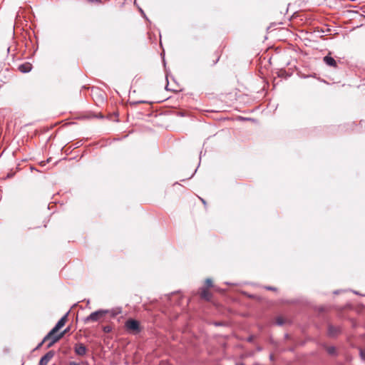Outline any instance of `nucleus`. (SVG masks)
I'll list each match as a JSON object with an SVG mask.
<instances>
[{
	"mask_svg": "<svg viewBox=\"0 0 365 365\" xmlns=\"http://www.w3.org/2000/svg\"><path fill=\"white\" fill-rule=\"evenodd\" d=\"M106 312L104 309H98L85 317L83 321L85 324L97 322H103L106 321Z\"/></svg>",
	"mask_w": 365,
	"mask_h": 365,
	"instance_id": "f257e3e1",
	"label": "nucleus"
},
{
	"mask_svg": "<svg viewBox=\"0 0 365 365\" xmlns=\"http://www.w3.org/2000/svg\"><path fill=\"white\" fill-rule=\"evenodd\" d=\"M68 312H67L63 317H62L58 322L56 323L55 327L48 333V334L43 338V341L38 345L37 348L42 346L43 343L46 341L52 335L56 334L60 329H61L67 321Z\"/></svg>",
	"mask_w": 365,
	"mask_h": 365,
	"instance_id": "f03ea898",
	"label": "nucleus"
},
{
	"mask_svg": "<svg viewBox=\"0 0 365 365\" xmlns=\"http://www.w3.org/2000/svg\"><path fill=\"white\" fill-rule=\"evenodd\" d=\"M125 328L131 334H138L141 331L140 323L133 319H129L125 322Z\"/></svg>",
	"mask_w": 365,
	"mask_h": 365,
	"instance_id": "7ed1b4c3",
	"label": "nucleus"
},
{
	"mask_svg": "<svg viewBox=\"0 0 365 365\" xmlns=\"http://www.w3.org/2000/svg\"><path fill=\"white\" fill-rule=\"evenodd\" d=\"M66 330L60 333L59 334H54L53 335H52V336H51L48 339H47L46 341H49L47 345V348H50L55 343H56L60 339H61L63 337V336L64 335V334L66 333Z\"/></svg>",
	"mask_w": 365,
	"mask_h": 365,
	"instance_id": "20e7f679",
	"label": "nucleus"
},
{
	"mask_svg": "<svg viewBox=\"0 0 365 365\" xmlns=\"http://www.w3.org/2000/svg\"><path fill=\"white\" fill-rule=\"evenodd\" d=\"M53 356L54 351H49L43 356L41 357L38 363V365H47L48 361L53 357Z\"/></svg>",
	"mask_w": 365,
	"mask_h": 365,
	"instance_id": "39448f33",
	"label": "nucleus"
},
{
	"mask_svg": "<svg viewBox=\"0 0 365 365\" xmlns=\"http://www.w3.org/2000/svg\"><path fill=\"white\" fill-rule=\"evenodd\" d=\"M75 353L78 356H84L86 354L87 349L82 343L76 344L74 347Z\"/></svg>",
	"mask_w": 365,
	"mask_h": 365,
	"instance_id": "423d86ee",
	"label": "nucleus"
},
{
	"mask_svg": "<svg viewBox=\"0 0 365 365\" xmlns=\"http://www.w3.org/2000/svg\"><path fill=\"white\" fill-rule=\"evenodd\" d=\"M18 69L23 73H29L32 69V65L29 62H26L19 65Z\"/></svg>",
	"mask_w": 365,
	"mask_h": 365,
	"instance_id": "0eeeda50",
	"label": "nucleus"
},
{
	"mask_svg": "<svg viewBox=\"0 0 365 365\" xmlns=\"http://www.w3.org/2000/svg\"><path fill=\"white\" fill-rule=\"evenodd\" d=\"M323 60H324V62L327 65H328L329 66H331V67H334V68H336L337 67L336 61L331 56H326L324 57Z\"/></svg>",
	"mask_w": 365,
	"mask_h": 365,
	"instance_id": "6e6552de",
	"label": "nucleus"
},
{
	"mask_svg": "<svg viewBox=\"0 0 365 365\" xmlns=\"http://www.w3.org/2000/svg\"><path fill=\"white\" fill-rule=\"evenodd\" d=\"M341 332V329L339 327L329 326L328 329V334L329 336L334 337L336 336L338 334Z\"/></svg>",
	"mask_w": 365,
	"mask_h": 365,
	"instance_id": "1a4fd4ad",
	"label": "nucleus"
},
{
	"mask_svg": "<svg viewBox=\"0 0 365 365\" xmlns=\"http://www.w3.org/2000/svg\"><path fill=\"white\" fill-rule=\"evenodd\" d=\"M104 311L107 312L106 315L109 314L111 317H115L117 315L120 314L122 312V309L120 307L111 309H104Z\"/></svg>",
	"mask_w": 365,
	"mask_h": 365,
	"instance_id": "9d476101",
	"label": "nucleus"
},
{
	"mask_svg": "<svg viewBox=\"0 0 365 365\" xmlns=\"http://www.w3.org/2000/svg\"><path fill=\"white\" fill-rule=\"evenodd\" d=\"M201 297L209 301L211 299V293L206 288H204L201 292Z\"/></svg>",
	"mask_w": 365,
	"mask_h": 365,
	"instance_id": "9b49d317",
	"label": "nucleus"
},
{
	"mask_svg": "<svg viewBox=\"0 0 365 365\" xmlns=\"http://www.w3.org/2000/svg\"><path fill=\"white\" fill-rule=\"evenodd\" d=\"M327 351L330 355H335L336 353V348L334 346H328L327 347Z\"/></svg>",
	"mask_w": 365,
	"mask_h": 365,
	"instance_id": "f8f14e48",
	"label": "nucleus"
},
{
	"mask_svg": "<svg viewBox=\"0 0 365 365\" xmlns=\"http://www.w3.org/2000/svg\"><path fill=\"white\" fill-rule=\"evenodd\" d=\"M102 329L105 333H109L112 331V327L109 325L104 326V327H103Z\"/></svg>",
	"mask_w": 365,
	"mask_h": 365,
	"instance_id": "ddd939ff",
	"label": "nucleus"
},
{
	"mask_svg": "<svg viewBox=\"0 0 365 365\" xmlns=\"http://www.w3.org/2000/svg\"><path fill=\"white\" fill-rule=\"evenodd\" d=\"M276 322L278 325H282L284 324V320L282 317H278L276 319Z\"/></svg>",
	"mask_w": 365,
	"mask_h": 365,
	"instance_id": "4468645a",
	"label": "nucleus"
},
{
	"mask_svg": "<svg viewBox=\"0 0 365 365\" xmlns=\"http://www.w3.org/2000/svg\"><path fill=\"white\" fill-rule=\"evenodd\" d=\"M360 356L361 359L365 361V349H361L360 350Z\"/></svg>",
	"mask_w": 365,
	"mask_h": 365,
	"instance_id": "2eb2a0df",
	"label": "nucleus"
},
{
	"mask_svg": "<svg viewBox=\"0 0 365 365\" xmlns=\"http://www.w3.org/2000/svg\"><path fill=\"white\" fill-rule=\"evenodd\" d=\"M205 284L208 287L212 286V282L210 279H207L205 281Z\"/></svg>",
	"mask_w": 365,
	"mask_h": 365,
	"instance_id": "dca6fc26",
	"label": "nucleus"
},
{
	"mask_svg": "<svg viewBox=\"0 0 365 365\" xmlns=\"http://www.w3.org/2000/svg\"><path fill=\"white\" fill-rule=\"evenodd\" d=\"M69 365H79V364H78V363H76V362H75V361H71V362L69 363Z\"/></svg>",
	"mask_w": 365,
	"mask_h": 365,
	"instance_id": "f3484780",
	"label": "nucleus"
},
{
	"mask_svg": "<svg viewBox=\"0 0 365 365\" xmlns=\"http://www.w3.org/2000/svg\"><path fill=\"white\" fill-rule=\"evenodd\" d=\"M267 289H269V290H274V288L271 287H267Z\"/></svg>",
	"mask_w": 365,
	"mask_h": 365,
	"instance_id": "a211bd4d",
	"label": "nucleus"
},
{
	"mask_svg": "<svg viewBox=\"0 0 365 365\" xmlns=\"http://www.w3.org/2000/svg\"><path fill=\"white\" fill-rule=\"evenodd\" d=\"M217 61H219V58H217V61H215V62H214V64H216V63H217Z\"/></svg>",
	"mask_w": 365,
	"mask_h": 365,
	"instance_id": "6ab92c4d",
	"label": "nucleus"
},
{
	"mask_svg": "<svg viewBox=\"0 0 365 365\" xmlns=\"http://www.w3.org/2000/svg\"><path fill=\"white\" fill-rule=\"evenodd\" d=\"M217 61H219V58H217V61H215V62H214V64H216V63H217Z\"/></svg>",
	"mask_w": 365,
	"mask_h": 365,
	"instance_id": "aec40b11",
	"label": "nucleus"
},
{
	"mask_svg": "<svg viewBox=\"0 0 365 365\" xmlns=\"http://www.w3.org/2000/svg\"><path fill=\"white\" fill-rule=\"evenodd\" d=\"M217 61H219V58H217V61H215V62H214V64H216V63H217Z\"/></svg>",
	"mask_w": 365,
	"mask_h": 365,
	"instance_id": "412c9836",
	"label": "nucleus"
},
{
	"mask_svg": "<svg viewBox=\"0 0 365 365\" xmlns=\"http://www.w3.org/2000/svg\"><path fill=\"white\" fill-rule=\"evenodd\" d=\"M237 365H245V364H237Z\"/></svg>",
	"mask_w": 365,
	"mask_h": 365,
	"instance_id": "4be33fe9",
	"label": "nucleus"
}]
</instances>
